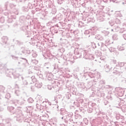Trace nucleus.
Instances as JSON below:
<instances>
[{
  "mask_svg": "<svg viewBox=\"0 0 126 126\" xmlns=\"http://www.w3.org/2000/svg\"><path fill=\"white\" fill-rule=\"evenodd\" d=\"M30 100H31V101H32V98H29V101Z\"/></svg>",
  "mask_w": 126,
  "mask_h": 126,
  "instance_id": "1",
  "label": "nucleus"
}]
</instances>
